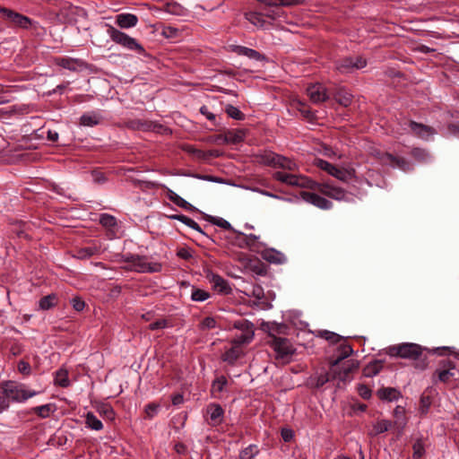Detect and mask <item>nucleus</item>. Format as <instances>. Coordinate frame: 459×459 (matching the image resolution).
Masks as SVG:
<instances>
[{"mask_svg": "<svg viewBox=\"0 0 459 459\" xmlns=\"http://www.w3.org/2000/svg\"><path fill=\"white\" fill-rule=\"evenodd\" d=\"M254 338V332H247V333H241L239 335L236 336L232 343L234 345H237L238 347L245 344L249 343Z\"/></svg>", "mask_w": 459, "mask_h": 459, "instance_id": "46", "label": "nucleus"}, {"mask_svg": "<svg viewBox=\"0 0 459 459\" xmlns=\"http://www.w3.org/2000/svg\"><path fill=\"white\" fill-rule=\"evenodd\" d=\"M300 196L305 202L309 203L320 209L328 210L332 208L333 205L332 202L315 193L300 191Z\"/></svg>", "mask_w": 459, "mask_h": 459, "instance_id": "12", "label": "nucleus"}, {"mask_svg": "<svg viewBox=\"0 0 459 459\" xmlns=\"http://www.w3.org/2000/svg\"><path fill=\"white\" fill-rule=\"evenodd\" d=\"M228 380L226 377L220 376L216 377L212 383V394L213 396L217 397V394L221 393L224 390V387L227 385Z\"/></svg>", "mask_w": 459, "mask_h": 459, "instance_id": "39", "label": "nucleus"}, {"mask_svg": "<svg viewBox=\"0 0 459 459\" xmlns=\"http://www.w3.org/2000/svg\"><path fill=\"white\" fill-rule=\"evenodd\" d=\"M238 238H242L243 243H238V247L241 248L252 247L256 243L258 237L254 234L246 235L242 232H236Z\"/></svg>", "mask_w": 459, "mask_h": 459, "instance_id": "35", "label": "nucleus"}, {"mask_svg": "<svg viewBox=\"0 0 459 459\" xmlns=\"http://www.w3.org/2000/svg\"><path fill=\"white\" fill-rule=\"evenodd\" d=\"M97 253V247H85L77 250L76 256L80 259L90 258Z\"/></svg>", "mask_w": 459, "mask_h": 459, "instance_id": "52", "label": "nucleus"}, {"mask_svg": "<svg viewBox=\"0 0 459 459\" xmlns=\"http://www.w3.org/2000/svg\"><path fill=\"white\" fill-rule=\"evenodd\" d=\"M246 137V131L243 129H232L226 131L224 142L230 144H238L242 143Z\"/></svg>", "mask_w": 459, "mask_h": 459, "instance_id": "26", "label": "nucleus"}, {"mask_svg": "<svg viewBox=\"0 0 459 459\" xmlns=\"http://www.w3.org/2000/svg\"><path fill=\"white\" fill-rule=\"evenodd\" d=\"M338 352L339 356L334 360L331 361L332 366L339 365L342 360L351 356L353 353V349L348 343H342L338 347Z\"/></svg>", "mask_w": 459, "mask_h": 459, "instance_id": "32", "label": "nucleus"}, {"mask_svg": "<svg viewBox=\"0 0 459 459\" xmlns=\"http://www.w3.org/2000/svg\"><path fill=\"white\" fill-rule=\"evenodd\" d=\"M187 152L192 154L195 159L207 161V154L206 151L196 149L193 146H188L186 148Z\"/></svg>", "mask_w": 459, "mask_h": 459, "instance_id": "58", "label": "nucleus"}, {"mask_svg": "<svg viewBox=\"0 0 459 459\" xmlns=\"http://www.w3.org/2000/svg\"><path fill=\"white\" fill-rule=\"evenodd\" d=\"M319 336L325 339L329 342L333 344H336L340 342L342 340V336L339 335L336 333L328 331V330H323L319 333Z\"/></svg>", "mask_w": 459, "mask_h": 459, "instance_id": "47", "label": "nucleus"}, {"mask_svg": "<svg viewBox=\"0 0 459 459\" xmlns=\"http://www.w3.org/2000/svg\"><path fill=\"white\" fill-rule=\"evenodd\" d=\"M165 11L174 15H182L184 13V8L177 3H168L165 5Z\"/></svg>", "mask_w": 459, "mask_h": 459, "instance_id": "55", "label": "nucleus"}, {"mask_svg": "<svg viewBox=\"0 0 459 459\" xmlns=\"http://www.w3.org/2000/svg\"><path fill=\"white\" fill-rule=\"evenodd\" d=\"M394 428L393 421L385 419L377 420L372 426V430L368 432L370 437H377Z\"/></svg>", "mask_w": 459, "mask_h": 459, "instance_id": "21", "label": "nucleus"}, {"mask_svg": "<svg viewBox=\"0 0 459 459\" xmlns=\"http://www.w3.org/2000/svg\"><path fill=\"white\" fill-rule=\"evenodd\" d=\"M127 128L132 130H140L143 132L160 133L164 126L161 124L146 119H129L126 122Z\"/></svg>", "mask_w": 459, "mask_h": 459, "instance_id": "10", "label": "nucleus"}, {"mask_svg": "<svg viewBox=\"0 0 459 459\" xmlns=\"http://www.w3.org/2000/svg\"><path fill=\"white\" fill-rule=\"evenodd\" d=\"M100 223L105 228H114L117 226V220L113 215L103 213L100 217Z\"/></svg>", "mask_w": 459, "mask_h": 459, "instance_id": "54", "label": "nucleus"}, {"mask_svg": "<svg viewBox=\"0 0 459 459\" xmlns=\"http://www.w3.org/2000/svg\"><path fill=\"white\" fill-rule=\"evenodd\" d=\"M409 126H410L411 132L417 137L423 139V140H429L430 136L437 134V131L435 128H433L429 126L421 124V123L412 121V120H411L409 122Z\"/></svg>", "mask_w": 459, "mask_h": 459, "instance_id": "13", "label": "nucleus"}, {"mask_svg": "<svg viewBox=\"0 0 459 459\" xmlns=\"http://www.w3.org/2000/svg\"><path fill=\"white\" fill-rule=\"evenodd\" d=\"M100 116L94 112L85 113L80 118L81 125L85 126H96L100 123Z\"/></svg>", "mask_w": 459, "mask_h": 459, "instance_id": "38", "label": "nucleus"}, {"mask_svg": "<svg viewBox=\"0 0 459 459\" xmlns=\"http://www.w3.org/2000/svg\"><path fill=\"white\" fill-rule=\"evenodd\" d=\"M263 258L269 263L276 264H281L286 261L285 255L274 249L265 250L263 254Z\"/></svg>", "mask_w": 459, "mask_h": 459, "instance_id": "29", "label": "nucleus"}, {"mask_svg": "<svg viewBox=\"0 0 459 459\" xmlns=\"http://www.w3.org/2000/svg\"><path fill=\"white\" fill-rule=\"evenodd\" d=\"M0 389V412L8 410L11 403H22L39 394L35 390L27 389L24 384L11 380L1 382Z\"/></svg>", "mask_w": 459, "mask_h": 459, "instance_id": "2", "label": "nucleus"}, {"mask_svg": "<svg viewBox=\"0 0 459 459\" xmlns=\"http://www.w3.org/2000/svg\"><path fill=\"white\" fill-rule=\"evenodd\" d=\"M55 65L61 66L65 69H67L69 71L75 72L78 68L83 67L85 63L77 58H72V57H55L54 59Z\"/></svg>", "mask_w": 459, "mask_h": 459, "instance_id": "15", "label": "nucleus"}, {"mask_svg": "<svg viewBox=\"0 0 459 459\" xmlns=\"http://www.w3.org/2000/svg\"><path fill=\"white\" fill-rule=\"evenodd\" d=\"M394 420L393 426L396 429V437L399 438L403 434L404 429L407 425V418L405 416V410L403 406L397 405L393 412Z\"/></svg>", "mask_w": 459, "mask_h": 459, "instance_id": "14", "label": "nucleus"}, {"mask_svg": "<svg viewBox=\"0 0 459 459\" xmlns=\"http://www.w3.org/2000/svg\"><path fill=\"white\" fill-rule=\"evenodd\" d=\"M453 350L454 348L449 346H442L430 350L417 343L403 342L398 345L389 346L386 349V353L391 357L415 360V368L420 370H424L429 365L427 358L422 357L424 351H428L429 354L445 356L448 353H454Z\"/></svg>", "mask_w": 459, "mask_h": 459, "instance_id": "1", "label": "nucleus"}, {"mask_svg": "<svg viewBox=\"0 0 459 459\" xmlns=\"http://www.w3.org/2000/svg\"><path fill=\"white\" fill-rule=\"evenodd\" d=\"M245 18L255 26L260 28L264 26L265 21L264 20L263 14L261 13L247 12L245 13Z\"/></svg>", "mask_w": 459, "mask_h": 459, "instance_id": "40", "label": "nucleus"}, {"mask_svg": "<svg viewBox=\"0 0 459 459\" xmlns=\"http://www.w3.org/2000/svg\"><path fill=\"white\" fill-rule=\"evenodd\" d=\"M307 92L311 101H313L314 103L324 102L327 99L325 89L320 83L308 86L307 89Z\"/></svg>", "mask_w": 459, "mask_h": 459, "instance_id": "16", "label": "nucleus"}, {"mask_svg": "<svg viewBox=\"0 0 459 459\" xmlns=\"http://www.w3.org/2000/svg\"><path fill=\"white\" fill-rule=\"evenodd\" d=\"M138 17L133 13H119L116 16V23L121 29H129L136 26Z\"/></svg>", "mask_w": 459, "mask_h": 459, "instance_id": "20", "label": "nucleus"}, {"mask_svg": "<svg viewBox=\"0 0 459 459\" xmlns=\"http://www.w3.org/2000/svg\"><path fill=\"white\" fill-rule=\"evenodd\" d=\"M225 112L228 114V116L233 119L236 120H244L245 115L243 112H241L237 107H234L233 105H227L225 108Z\"/></svg>", "mask_w": 459, "mask_h": 459, "instance_id": "49", "label": "nucleus"}, {"mask_svg": "<svg viewBox=\"0 0 459 459\" xmlns=\"http://www.w3.org/2000/svg\"><path fill=\"white\" fill-rule=\"evenodd\" d=\"M216 325H217V322H216L215 318H213L212 316H206L201 321V323L199 325V329L202 331L210 330V329L215 328Z\"/></svg>", "mask_w": 459, "mask_h": 459, "instance_id": "56", "label": "nucleus"}, {"mask_svg": "<svg viewBox=\"0 0 459 459\" xmlns=\"http://www.w3.org/2000/svg\"><path fill=\"white\" fill-rule=\"evenodd\" d=\"M299 185L298 186L303 187V188H308L312 190H318L319 187L323 185L320 183H317L307 177L299 176Z\"/></svg>", "mask_w": 459, "mask_h": 459, "instance_id": "43", "label": "nucleus"}, {"mask_svg": "<svg viewBox=\"0 0 459 459\" xmlns=\"http://www.w3.org/2000/svg\"><path fill=\"white\" fill-rule=\"evenodd\" d=\"M431 405V398L429 395L422 394L420 400V410L421 413L426 414Z\"/></svg>", "mask_w": 459, "mask_h": 459, "instance_id": "61", "label": "nucleus"}, {"mask_svg": "<svg viewBox=\"0 0 459 459\" xmlns=\"http://www.w3.org/2000/svg\"><path fill=\"white\" fill-rule=\"evenodd\" d=\"M85 424L89 429L93 430H101L103 429L102 422L91 411L86 413Z\"/></svg>", "mask_w": 459, "mask_h": 459, "instance_id": "36", "label": "nucleus"}, {"mask_svg": "<svg viewBox=\"0 0 459 459\" xmlns=\"http://www.w3.org/2000/svg\"><path fill=\"white\" fill-rule=\"evenodd\" d=\"M52 411H54V405L51 403L36 406L31 409V412L37 414L41 419L49 417Z\"/></svg>", "mask_w": 459, "mask_h": 459, "instance_id": "41", "label": "nucleus"}, {"mask_svg": "<svg viewBox=\"0 0 459 459\" xmlns=\"http://www.w3.org/2000/svg\"><path fill=\"white\" fill-rule=\"evenodd\" d=\"M240 353V350L237 345H235L223 353L222 360L228 362L230 365H234L235 362L239 359Z\"/></svg>", "mask_w": 459, "mask_h": 459, "instance_id": "33", "label": "nucleus"}, {"mask_svg": "<svg viewBox=\"0 0 459 459\" xmlns=\"http://www.w3.org/2000/svg\"><path fill=\"white\" fill-rule=\"evenodd\" d=\"M17 369L19 373L24 376H30L31 373V367L29 362L21 359L17 364Z\"/></svg>", "mask_w": 459, "mask_h": 459, "instance_id": "62", "label": "nucleus"}, {"mask_svg": "<svg viewBox=\"0 0 459 459\" xmlns=\"http://www.w3.org/2000/svg\"><path fill=\"white\" fill-rule=\"evenodd\" d=\"M121 261L131 264L130 269L138 273H158L162 268L160 263H149L145 255L125 254L121 255Z\"/></svg>", "mask_w": 459, "mask_h": 459, "instance_id": "5", "label": "nucleus"}, {"mask_svg": "<svg viewBox=\"0 0 459 459\" xmlns=\"http://www.w3.org/2000/svg\"><path fill=\"white\" fill-rule=\"evenodd\" d=\"M107 32L112 41L115 43L129 49L135 51L137 54L146 56L147 53L144 49V48L138 43V41L127 35L126 33L114 28L113 26L109 25Z\"/></svg>", "mask_w": 459, "mask_h": 459, "instance_id": "4", "label": "nucleus"}, {"mask_svg": "<svg viewBox=\"0 0 459 459\" xmlns=\"http://www.w3.org/2000/svg\"><path fill=\"white\" fill-rule=\"evenodd\" d=\"M91 177L92 180L96 184H104L107 181V177L105 174L99 169H93L91 171Z\"/></svg>", "mask_w": 459, "mask_h": 459, "instance_id": "64", "label": "nucleus"}, {"mask_svg": "<svg viewBox=\"0 0 459 459\" xmlns=\"http://www.w3.org/2000/svg\"><path fill=\"white\" fill-rule=\"evenodd\" d=\"M210 298V293L195 287H192L191 299L193 301L202 302Z\"/></svg>", "mask_w": 459, "mask_h": 459, "instance_id": "48", "label": "nucleus"}, {"mask_svg": "<svg viewBox=\"0 0 459 459\" xmlns=\"http://www.w3.org/2000/svg\"><path fill=\"white\" fill-rule=\"evenodd\" d=\"M377 394L380 400L393 402L401 397V392L394 387H382L377 390Z\"/></svg>", "mask_w": 459, "mask_h": 459, "instance_id": "24", "label": "nucleus"}, {"mask_svg": "<svg viewBox=\"0 0 459 459\" xmlns=\"http://www.w3.org/2000/svg\"><path fill=\"white\" fill-rule=\"evenodd\" d=\"M319 192L326 196H329V197L338 200V201H345V202L353 201V198L351 197V193H348L343 188L335 186L329 182L324 183L319 187Z\"/></svg>", "mask_w": 459, "mask_h": 459, "instance_id": "9", "label": "nucleus"}, {"mask_svg": "<svg viewBox=\"0 0 459 459\" xmlns=\"http://www.w3.org/2000/svg\"><path fill=\"white\" fill-rule=\"evenodd\" d=\"M210 282L212 284V288L215 291L221 294H230L231 292V287L229 282L221 275L212 273L209 278Z\"/></svg>", "mask_w": 459, "mask_h": 459, "instance_id": "17", "label": "nucleus"}, {"mask_svg": "<svg viewBox=\"0 0 459 459\" xmlns=\"http://www.w3.org/2000/svg\"><path fill=\"white\" fill-rule=\"evenodd\" d=\"M273 178L281 182L285 183L289 186H296L299 185V176L294 175V174H289L282 171H277L273 174Z\"/></svg>", "mask_w": 459, "mask_h": 459, "instance_id": "28", "label": "nucleus"}, {"mask_svg": "<svg viewBox=\"0 0 459 459\" xmlns=\"http://www.w3.org/2000/svg\"><path fill=\"white\" fill-rule=\"evenodd\" d=\"M179 221L186 224L189 228L198 231L199 233L203 234L204 236L208 237V235L201 229L199 224L197 222H195L194 220H192L191 218H189L184 214H180Z\"/></svg>", "mask_w": 459, "mask_h": 459, "instance_id": "45", "label": "nucleus"}, {"mask_svg": "<svg viewBox=\"0 0 459 459\" xmlns=\"http://www.w3.org/2000/svg\"><path fill=\"white\" fill-rule=\"evenodd\" d=\"M366 65L367 60L362 56H344L334 61V67L341 74H351Z\"/></svg>", "mask_w": 459, "mask_h": 459, "instance_id": "6", "label": "nucleus"}, {"mask_svg": "<svg viewBox=\"0 0 459 459\" xmlns=\"http://www.w3.org/2000/svg\"><path fill=\"white\" fill-rule=\"evenodd\" d=\"M206 413L208 415L207 423L212 427H218L223 421L224 410L219 403H210L206 408Z\"/></svg>", "mask_w": 459, "mask_h": 459, "instance_id": "11", "label": "nucleus"}, {"mask_svg": "<svg viewBox=\"0 0 459 459\" xmlns=\"http://www.w3.org/2000/svg\"><path fill=\"white\" fill-rule=\"evenodd\" d=\"M310 384L316 388H320L326 383L333 380L331 374V368L329 370L322 369L320 372L315 373L309 378Z\"/></svg>", "mask_w": 459, "mask_h": 459, "instance_id": "18", "label": "nucleus"}, {"mask_svg": "<svg viewBox=\"0 0 459 459\" xmlns=\"http://www.w3.org/2000/svg\"><path fill=\"white\" fill-rule=\"evenodd\" d=\"M259 449L256 445H249L239 453V459H254L258 455Z\"/></svg>", "mask_w": 459, "mask_h": 459, "instance_id": "44", "label": "nucleus"}, {"mask_svg": "<svg viewBox=\"0 0 459 459\" xmlns=\"http://www.w3.org/2000/svg\"><path fill=\"white\" fill-rule=\"evenodd\" d=\"M160 409V404L155 403H150L145 406V413L147 418L152 419Z\"/></svg>", "mask_w": 459, "mask_h": 459, "instance_id": "63", "label": "nucleus"}, {"mask_svg": "<svg viewBox=\"0 0 459 459\" xmlns=\"http://www.w3.org/2000/svg\"><path fill=\"white\" fill-rule=\"evenodd\" d=\"M99 412L109 420H113L115 419V411L113 408L108 404L101 405L99 408Z\"/></svg>", "mask_w": 459, "mask_h": 459, "instance_id": "60", "label": "nucleus"}, {"mask_svg": "<svg viewBox=\"0 0 459 459\" xmlns=\"http://www.w3.org/2000/svg\"><path fill=\"white\" fill-rule=\"evenodd\" d=\"M455 372L450 371L447 368H437L432 376V380L434 384L437 382L443 384H448L455 377Z\"/></svg>", "mask_w": 459, "mask_h": 459, "instance_id": "23", "label": "nucleus"}, {"mask_svg": "<svg viewBox=\"0 0 459 459\" xmlns=\"http://www.w3.org/2000/svg\"><path fill=\"white\" fill-rule=\"evenodd\" d=\"M273 167H279V168H282V169H291V161L289 159L277 154Z\"/></svg>", "mask_w": 459, "mask_h": 459, "instance_id": "59", "label": "nucleus"}, {"mask_svg": "<svg viewBox=\"0 0 459 459\" xmlns=\"http://www.w3.org/2000/svg\"><path fill=\"white\" fill-rule=\"evenodd\" d=\"M55 384L61 387H68L70 385L68 372L65 369H59L56 372Z\"/></svg>", "mask_w": 459, "mask_h": 459, "instance_id": "42", "label": "nucleus"}, {"mask_svg": "<svg viewBox=\"0 0 459 459\" xmlns=\"http://www.w3.org/2000/svg\"><path fill=\"white\" fill-rule=\"evenodd\" d=\"M233 325L242 333L254 332V325L247 319L237 320Z\"/></svg>", "mask_w": 459, "mask_h": 459, "instance_id": "51", "label": "nucleus"}, {"mask_svg": "<svg viewBox=\"0 0 459 459\" xmlns=\"http://www.w3.org/2000/svg\"><path fill=\"white\" fill-rule=\"evenodd\" d=\"M0 13L8 21L11 25L22 29H28L31 25V20L22 13L5 7H0Z\"/></svg>", "mask_w": 459, "mask_h": 459, "instance_id": "8", "label": "nucleus"}, {"mask_svg": "<svg viewBox=\"0 0 459 459\" xmlns=\"http://www.w3.org/2000/svg\"><path fill=\"white\" fill-rule=\"evenodd\" d=\"M205 220L211 223H212L213 225H216L220 228H222L224 230H231L232 232L236 233L237 230H235L231 224L224 220L223 218H221V217H213L212 215H205Z\"/></svg>", "mask_w": 459, "mask_h": 459, "instance_id": "34", "label": "nucleus"}, {"mask_svg": "<svg viewBox=\"0 0 459 459\" xmlns=\"http://www.w3.org/2000/svg\"><path fill=\"white\" fill-rule=\"evenodd\" d=\"M385 158L390 161L393 167L398 168L405 172L412 170V165L403 157H398L391 153H385Z\"/></svg>", "mask_w": 459, "mask_h": 459, "instance_id": "22", "label": "nucleus"}, {"mask_svg": "<svg viewBox=\"0 0 459 459\" xmlns=\"http://www.w3.org/2000/svg\"><path fill=\"white\" fill-rule=\"evenodd\" d=\"M258 3L264 4L267 6H293L300 5L305 3V0H256Z\"/></svg>", "mask_w": 459, "mask_h": 459, "instance_id": "30", "label": "nucleus"}, {"mask_svg": "<svg viewBox=\"0 0 459 459\" xmlns=\"http://www.w3.org/2000/svg\"><path fill=\"white\" fill-rule=\"evenodd\" d=\"M285 328L284 325H273L269 329V337L271 340L268 342L271 348L276 352V359H289L296 351L289 339L278 337L273 333H282Z\"/></svg>", "mask_w": 459, "mask_h": 459, "instance_id": "3", "label": "nucleus"}, {"mask_svg": "<svg viewBox=\"0 0 459 459\" xmlns=\"http://www.w3.org/2000/svg\"><path fill=\"white\" fill-rule=\"evenodd\" d=\"M315 165L322 170L326 171L329 175L336 178L341 181H348L354 177L355 171L353 169H342L335 167L332 163L327 160L322 159H316L315 160Z\"/></svg>", "mask_w": 459, "mask_h": 459, "instance_id": "7", "label": "nucleus"}, {"mask_svg": "<svg viewBox=\"0 0 459 459\" xmlns=\"http://www.w3.org/2000/svg\"><path fill=\"white\" fill-rule=\"evenodd\" d=\"M276 155L277 154L273 152H264L259 155V161L267 166H273Z\"/></svg>", "mask_w": 459, "mask_h": 459, "instance_id": "53", "label": "nucleus"}, {"mask_svg": "<svg viewBox=\"0 0 459 459\" xmlns=\"http://www.w3.org/2000/svg\"><path fill=\"white\" fill-rule=\"evenodd\" d=\"M383 367V359H374L364 367L362 370L363 376L366 377H373L382 370Z\"/></svg>", "mask_w": 459, "mask_h": 459, "instance_id": "25", "label": "nucleus"}, {"mask_svg": "<svg viewBox=\"0 0 459 459\" xmlns=\"http://www.w3.org/2000/svg\"><path fill=\"white\" fill-rule=\"evenodd\" d=\"M174 204L176 205H178V207H180L186 211H188V212L198 211L196 207H195L193 204H191L190 203H188L187 201H186L184 198H182L179 195L178 196V198H175Z\"/></svg>", "mask_w": 459, "mask_h": 459, "instance_id": "57", "label": "nucleus"}, {"mask_svg": "<svg viewBox=\"0 0 459 459\" xmlns=\"http://www.w3.org/2000/svg\"><path fill=\"white\" fill-rule=\"evenodd\" d=\"M411 155L419 162H428L431 159L429 152L423 148L415 147L411 151Z\"/></svg>", "mask_w": 459, "mask_h": 459, "instance_id": "37", "label": "nucleus"}, {"mask_svg": "<svg viewBox=\"0 0 459 459\" xmlns=\"http://www.w3.org/2000/svg\"><path fill=\"white\" fill-rule=\"evenodd\" d=\"M412 450H413V458L414 459H420L424 454H425V447L422 441V438H418L412 445Z\"/></svg>", "mask_w": 459, "mask_h": 459, "instance_id": "50", "label": "nucleus"}, {"mask_svg": "<svg viewBox=\"0 0 459 459\" xmlns=\"http://www.w3.org/2000/svg\"><path fill=\"white\" fill-rule=\"evenodd\" d=\"M232 51L239 56H247L250 59L256 60V61H264L265 60V56L256 51L255 49L249 48L244 46H232Z\"/></svg>", "mask_w": 459, "mask_h": 459, "instance_id": "19", "label": "nucleus"}, {"mask_svg": "<svg viewBox=\"0 0 459 459\" xmlns=\"http://www.w3.org/2000/svg\"><path fill=\"white\" fill-rule=\"evenodd\" d=\"M58 297L55 293L42 297L39 301V308L41 310H48L57 305Z\"/></svg>", "mask_w": 459, "mask_h": 459, "instance_id": "31", "label": "nucleus"}, {"mask_svg": "<svg viewBox=\"0 0 459 459\" xmlns=\"http://www.w3.org/2000/svg\"><path fill=\"white\" fill-rule=\"evenodd\" d=\"M331 368V374L333 380H339L342 382H345L351 374V368H345L342 364V367L337 366H332V362L330 363Z\"/></svg>", "mask_w": 459, "mask_h": 459, "instance_id": "27", "label": "nucleus"}]
</instances>
